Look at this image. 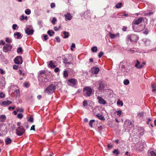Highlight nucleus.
I'll return each instance as SVG.
<instances>
[{"mask_svg":"<svg viewBox=\"0 0 156 156\" xmlns=\"http://www.w3.org/2000/svg\"><path fill=\"white\" fill-rule=\"evenodd\" d=\"M138 39L137 36L135 35H129L127 36L126 42L128 44L131 42H135Z\"/></svg>","mask_w":156,"mask_h":156,"instance_id":"1","label":"nucleus"},{"mask_svg":"<svg viewBox=\"0 0 156 156\" xmlns=\"http://www.w3.org/2000/svg\"><path fill=\"white\" fill-rule=\"evenodd\" d=\"M55 89V86L53 84H51L49 85L46 88L45 91L48 94H52L54 92Z\"/></svg>","mask_w":156,"mask_h":156,"instance_id":"2","label":"nucleus"},{"mask_svg":"<svg viewBox=\"0 0 156 156\" xmlns=\"http://www.w3.org/2000/svg\"><path fill=\"white\" fill-rule=\"evenodd\" d=\"M92 90L89 87H86L83 89V94L86 96H90L92 93Z\"/></svg>","mask_w":156,"mask_h":156,"instance_id":"3","label":"nucleus"},{"mask_svg":"<svg viewBox=\"0 0 156 156\" xmlns=\"http://www.w3.org/2000/svg\"><path fill=\"white\" fill-rule=\"evenodd\" d=\"M25 129L22 126L18 127L16 129V133L19 136L22 135L25 132Z\"/></svg>","mask_w":156,"mask_h":156,"instance_id":"4","label":"nucleus"},{"mask_svg":"<svg viewBox=\"0 0 156 156\" xmlns=\"http://www.w3.org/2000/svg\"><path fill=\"white\" fill-rule=\"evenodd\" d=\"M77 80L75 79H69L68 80V84L70 86L73 87L77 83Z\"/></svg>","mask_w":156,"mask_h":156,"instance_id":"5","label":"nucleus"},{"mask_svg":"<svg viewBox=\"0 0 156 156\" xmlns=\"http://www.w3.org/2000/svg\"><path fill=\"white\" fill-rule=\"evenodd\" d=\"M14 62L17 64H20L22 63V57L20 56H17L14 59Z\"/></svg>","mask_w":156,"mask_h":156,"instance_id":"6","label":"nucleus"},{"mask_svg":"<svg viewBox=\"0 0 156 156\" xmlns=\"http://www.w3.org/2000/svg\"><path fill=\"white\" fill-rule=\"evenodd\" d=\"M12 48V46L9 44H6L3 48V51L5 52H7L9 51H10Z\"/></svg>","mask_w":156,"mask_h":156,"instance_id":"7","label":"nucleus"},{"mask_svg":"<svg viewBox=\"0 0 156 156\" xmlns=\"http://www.w3.org/2000/svg\"><path fill=\"white\" fill-rule=\"evenodd\" d=\"M140 63L139 61L137 60L136 63L135 65V66L137 69H141L146 65V62H143L141 64H140Z\"/></svg>","mask_w":156,"mask_h":156,"instance_id":"8","label":"nucleus"},{"mask_svg":"<svg viewBox=\"0 0 156 156\" xmlns=\"http://www.w3.org/2000/svg\"><path fill=\"white\" fill-rule=\"evenodd\" d=\"M124 127H127L128 128H132L133 126V123L129 120H126L124 124Z\"/></svg>","mask_w":156,"mask_h":156,"instance_id":"9","label":"nucleus"},{"mask_svg":"<svg viewBox=\"0 0 156 156\" xmlns=\"http://www.w3.org/2000/svg\"><path fill=\"white\" fill-rule=\"evenodd\" d=\"M12 103V101L7 100L6 101H0V105L3 106H6Z\"/></svg>","mask_w":156,"mask_h":156,"instance_id":"10","label":"nucleus"},{"mask_svg":"<svg viewBox=\"0 0 156 156\" xmlns=\"http://www.w3.org/2000/svg\"><path fill=\"white\" fill-rule=\"evenodd\" d=\"M97 99L98 101V102L100 104L104 105L106 103L105 101L101 97L98 96Z\"/></svg>","mask_w":156,"mask_h":156,"instance_id":"11","label":"nucleus"},{"mask_svg":"<svg viewBox=\"0 0 156 156\" xmlns=\"http://www.w3.org/2000/svg\"><path fill=\"white\" fill-rule=\"evenodd\" d=\"M25 33L28 35H31L33 34L34 30L32 29H30L29 28H27L25 30Z\"/></svg>","mask_w":156,"mask_h":156,"instance_id":"12","label":"nucleus"},{"mask_svg":"<svg viewBox=\"0 0 156 156\" xmlns=\"http://www.w3.org/2000/svg\"><path fill=\"white\" fill-rule=\"evenodd\" d=\"M144 144L143 142H140L137 144V146L138 147V150L139 151L143 150L144 147Z\"/></svg>","mask_w":156,"mask_h":156,"instance_id":"13","label":"nucleus"},{"mask_svg":"<svg viewBox=\"0 0 156 156\" xmlns=\"http://www.w3.org/2000/svg\"><path fill=\"white\" fill-rule=\"evenodd\" d=\"M64 17H65V20L66 21L70 20L72 18V16L69 13L65 14L64 15Z\"/></svg>","mask_w":156,"mask_h":156,"instance_id":"14","label":"nucleus"},{"mask_svg":"<svg viewBox=\"0 0 156 156\" xmlns=\"http://www.w3.org/2000/svg\"><path fill=\"white\" fill-rule=\"evenodd\" d=\"M99 69L98 67H93L91 69V72L93 74H97L99 71Z\"/></svg>","mask_w":156,"mask_h":156,"instance_id":"15","label":"nucleus"},{"mask_svg":"<svg viewBox=\"0 0 156 156\" xmlns=\"http://www.w3.org/2000/svg\"><path fill=\"white\" fill-rule=\"evenodd\" d=\"M143 20V18H139L138 19H137L136 20L134 21V23L136 25H138L140 24V23H141Z\"/></svg>","mask_w":156,"mask_h":156,"instance_id":"16","label":"nucleus"},{"mask_svg":"<svg viewBox=\"0 0 156 156\" xmlns=\"http://www.w3.org/2000/svg\"><path fill=\"white\" fill-rule=\"evenodd\" d=\"M14 36L16 38L18 39L21 38V34L18 32H16L14 34Z\"/></svg>","mask_w":156,"mask_h":156,"instance_id":"17","label":"nucleus"},{"mask_svg":"<svg viewBox=\"0 0 156 156\" xmlns=\"http://www.w3.org/2000/svg\"><path fill=\"white\" fill-rule=\"evenodd\" d=\"M45 71L44 70H41L39 71V77L41 78V77H43V76H45Z\"/></svg>","mask_w":156,"mask_h":156,"instance_id":"18","label":"nucleus"},{"mask_svg":"<svg viewBox=\"0 0 156 156\" xmlns=\"http://www.w3.org/2000/svg\"><path fill=\"white\" fill-rule=\"evenodd\" d=\"M12 141V139L9 137H7L5 140V142L6 145L10 144Z\"/></svg>","mask_w":156,"mask_h":156,"instance_id":"19","label":"nucleus"},{"mask_svg":"<svg viewBox=\"0 0 156 156\" xmlns=\"http://www.w3.org/2000/svg\"><path fill=\"white\" fill-rule=\"evenodd\" d=\"M96 116L97 117L98 119L101 120H105L104 116L102 115L97 114L96 115Z\"/></svg>","mask_w":156,"mask_h":156,"instance_id":"20","label":"nucleus"},{"mask_svg":"<svg viewBox=\"0 0 156 156\" xmlns=\"http://www.w3.org/2000/svg\"><path fill=\"white\" fill-rule=\"evenodd\" d=\"M6 119L5 116L4 115H0V120L1 121L4 122Z\"/></svg>","mask_w":156,"mask_h":156,"instance_id":"21","label":"nucleus"},{"mask_svg":"<svg viewBox=\"0 0 156 156\" xmlns=\"http://www.w3.org/2000/svg\"><path fill=\"white\" fill-rule=\"evenodd\" d=\"M63 34L64 35L63 37L64 38H67L69 37V33L68 32L64 31L63 32Z\"/></svg>","mask_w":156,"mask_h":156,"instance_id":"22","label":"nucleus"},{"mask_svg":"<svg viewBox=\"0 0 156 156\" xmlns=\"http://www.w3.org/2000/svg\"><path fill=\"white\" fill-rule=\"evenodd\" d=\"M104 84L101 82L100 83H99V86L98 88V89L100 90H102L104 88Z\"/></svg>","mask_w":156,"mask_h":156,"instance_id":"23","label":"nucleus"},{"mask_svg":"<svg viewBox=\"0 0 156 156\" xmlns=\"http://www.w3.org/2000/svg\"><path fill=\"white\" fill-rule=\"evenodd\" d=\"M49 66L50 68H55V63L52 61H50L49 62Z\"/></svg>","mask_w":156,"mask_h":156,"instance_id":"24","label":"nucleus"},{"mask_svg":"<svg viewBox=\"0 0 156 156\" xmlns=\"http://www.w3.org/2000/svg\"><path fill=\"white\" fill-rule=\"evenodd\" d=\"M148 156H156V154L153 151H151L148 153Z\"/></svg>","mask_w":156,"mask_h":156,"instance_id":"25","label":"nucleus"},{"mask_svg":"<svg viewBox=\"0 0 156 156\" xmlns=\"http://www.w3.org/2000/svg\"><path fill=\"white\" fill-rule=\"evenodd\" d=\"M91 50L93 52H96L98 51L97 47L96 46L93 47L91 48Z\"/></svg>","mask_w":156,"mask_h":156,"instance_id":"26","label":"nucleus"},{"mask_svg":"<svg viewBox=\"0 0 156 156\" xmlns=\"http://www.w3.org/2000/svg\"><path fill=\"white\" fill-rule=\"evenodd\" d=\"M109 36H110V37L111 39L115 38L116 37V35L113 34L111 33H109Z\"/></svg>","mask_w":156,"mask_h":156,"instance_id":"27","label":"nucleus"},{"mask_svg":"<svg viewBox=\"0 0 156 156\" xmlns=\"http://www.w3.org/2000/svg\"><path fill=\"white\" fill-rule=\"evenodd\" d=\"M27 16H24L23 15H22L20 18V20H27Z\"/></svg>","mask_w":156,"mask_h":156,"instance_id":"28","label":"nucleus"},{"mask_svg":"<svg viewBox=\"0 0 156 156\" xmlns=\"http://www.w3.org/2000/svg\"><path fill=\"white\" fill-rule=\"evenodd\" d=\"M47 33L50 36H51L54 34V32L52 30H48V31Z\"/></svg>","mask_w":156,"mask_h":156,"instance_id":"29","label":"nucleus"},{"mask_svg":"<svg viewBox=\"0 0 156 156\" xmlns=\"http://www.w3.org/2000/svg\"><path fill=\"white\" fill-rule=\"evenodd\" d=\"M117 104L119 105H121L122 106L123 105V103L122 101H120V100H118L117 102Z\"/></svg>","mask_w":156,"mask_h":156,"instance_id":"30","label":"nucleus"},{"mask_svg":"<svg viewBox=\"0 0 156 156\" xmlns=\"http://www.w3.org/2000/svg\"><path fill=\"white\" fill-rule=\"evenodd\" d=\"M25 13L27 15H29L31 13L30 10L29 9H27L25 10Z\"/></svg>","mask_w":156,"mask_h":156,"instance_id":"31","label":"nucleus"},{"mask_svg":"<svg viewBox=\"0 0 156 156\" xmlns=\"http://www.w3.org/2000/svg\"><path fill=\"white\" fill-rule=\"evenodd\" d=\"M122 4L121 3H119L116 5L115 7L118 9L122 7Z\"/></svg>","mask_w":156,"mask_h":156,"instance_id":"32","label":"nucleus"},{"mask_svg":"<svg viewBox=\"0 0 156 156\" xmlns=\"http://www.w3.org/2000/svg\"><path fill=\"white\" fill-rule=\"evenodd\" d=\"M129 80L127 79L123 81V83L125 85H128L129 84Z\"/></svg>","mask_w":156,"mask_h":156,"instance_id":"33","label":"nucleus"},{"mask_svg":"<svg viewBox=\"0 0 156 156\" xmlns=\"http://www.w3.org/2000/svg\"><path fill=\"white\" fill-rule=\"evenodd\" d=\"M5 41L8 43H11L12 42V40L9 37H7L5 38Z\"/></svg>","mask_w":156,"mask_h":156,"instance_id":"34","label":"nucleus"},{"mask_svg":"<svg viewBox=\"0 0 156 156\" xmlns=\"http://www.w3.org/2000/svg\"><path fill=\"white\" fill-rule=\"evenodd\" d=\"M95 121L94 120H91L89 122V125L91 127H93L92 124Z\"/></svg>","mask_w":156,"mask_h":156,"instance_id":"35","label":"nucleus"},{"mask_svg":"<svg viewBox=\"0 0 156 156\" xmlns=\"http://www.w3.org/2000/svg\"><path fill=\"white\" fill-rule=\"evenodd\" d=\"M152 87L153 88L152 91L154 92L155 91H156V85L152 84L151 85Z\"/></svg>","mask_w":156,"mask_h":156,"instance_id":"36","label":"nucleus"},{"mask_svg":"<svg viewBox=\"0 0 156 156\" xmlns=\"http://www.w3.org/2000/svg\"><path fill=\"white\" fill-rule=\"evenodd\" d=\"M115 112L117 113V115L120 117L122 114V111L121 110H118L116 111Z\"/></svg>","mask_w":156,"mask_h":156,"instance_id":"37","label":"nucleus"},{"mask_svg":"<svg viewBox=\"0 0 156 156\" xmlns=\"http://www.w3.org/2000/svg\"><path fill=\"white\" fill-rule=\"evenodd\" d=\"M63 76L65 77H67L68 76V73L66 71H64L63 72Z\"/></svg>","mask_w":156,"mask_h":156,"instance_id":"38","label":"nucleus"},{"mask_svg":"<svg viewBox=\"0 0 156 156\" xmlns=\"http://www.w3.org/2000/svg\"><path fill=\"white\" fill-rule=\"evenodd\" d=\"M57 21L55 17H53L52 19V20H51V23L53 24H55V23Z\"/></svg>","mask_w":156,"mask_h":156,"instance_id":"39","label":"nucleus"},{"mask_svg":"<svg viewBox=\"0 0 156 156\" xmlns=\"http://www.w3.org/2000/svg\"><path fill=\"white\" fill-rule=\"evenodd\" d=\"M23 51L22 49L21 48H18L17 49V51L18 53H20L22 52Z\"/></svg>","mask_w":156,"mask_h":156,"instance_id":"40","label":"nucleus"},{"mask_svg":"<svg viewBox=\"0 0 156 156\" xmlns=\"http://www.w3.org/2000/svg\"><path fill=\"white\" fill-rule=\"evenodd\" d=\"M113 153L114 154H115L117 155H118L119 154L118 150L117 149H115L114 151H113Z\"/></svg>","mask_w":156,"mask_h":156,"instance_id":"41","label":"nucleus"},{"mask_svg":"<svg viewBox=\"0 0 156 156\" xmlns=\"http://www.w3.org/2000/svg\"><path fill=\"white\" fill-rule=\"evenodd\" d=\"M16 109L18 112H23L24 111V109L22 108H17Z\"/></svg>","mask_w":156,"mask_h":156,"instance_id":"42","label":"nucleus"},{"mask_svg":"<svg viewBox=\"0 0 156 156\" xmlns=\"http://www.w3.org/2000/svg\"><path fill=\"white\" fill-rule=\"evenodd\" d=\"M104 55V53L101 51L99 53L98 55V56L99 58H101L102 55Z\"/></svg>","mask_w":156,"mask_h":156,"instance_id":"43","label":"nucleus"},{"mask_svg":"<svg viewBox=\"0 0 156 156\" xmlns=\"http://www.w3.org/2000/svg\"><path fill=\"white\" fill-rule=\"evenodd\" d=\"M17 117L18 118L21 119L23 117V115L21 113H20L18 114Z\"/></svg>","mask_w":156,"mask_h":156,"instance_id":"44","label":"nucleus"},{"mask_svg":"<svg viewBox=\"0 0 156 156\" xmlns=\"http://www.w3.org/2000/svg\"><path fill=\"white\" fill-rule=\"evenodd\" d=\"M5 95L2 92L0 93V98H3L5 97Z\"/></svg>","mask_w":156,"mask_h":156,"instance_id":"45","label":"nucleus"},{"mask_svg":"<svg viewBox=\"0 0 156 156\" xmlns=\"http://www.w3.org/2000/svg\"><path fill=\"white\" fill-rule=\"evenodd\" d=\"M143 115V112H140L138 113L137 116L138 118H140Z\"/></svg>","mask_w":156,"mask_h":156,"instance_id":"46","label":"nucleus"},{"mask_svg":"<svg viewBox=\"0 0 156 156\" xmlns=\"http://www.w3.org/2000/svg\"><path fill=\"white\" fill-rule=\"evenodd\" d=\"M75 47V44L74 43H73L71 46V49L72 51L73 50V48Z\"/></svg>","mask_w":156,"mask_h":156,"instance_id":"47","label":"nucleus"},{"mask_svg":"<svg viewBox=\"0 0 156 156\" xmlns=\"http://www.w3.org/2000/svg\"><path fill=\"white\" fill-rule=\"evenodd\" d=\"M87 102L86 100H84L83 102V106L85 107L87 105Z\"/></svg>","mask_w":156,"mask_h":156,"instance_id":"48","label":"nucleus"},{"mask_svg":"<svg viewBox=\"0 0 156 156\" xmlns=\"http://www.w3.org/2000/svg\"><path fill=\"white\" fill-rule=\"evenodd\" d=\"M55 5L54 3L52 2L50 6L51 8H53L55 7Z\"/></svg>","mask_w":156,"mask_h":156,"instance_id":"49","label":"nucleus"},{"mask_svg":"<svg viewBox=\"0 0 156 156\" xmlns=\"http://www.w3.org/2000/svg\"><path fill=\"white\" fill-rule=\"evenodd\" d=\"M17 25L16 24H14L12 25V28L13 30H15L16 29V28L17 27Z\"/></svg>","mask_w":156,"mask_h":156,"instance_id":"50","label":"nucleus"},{"mask_svg":"<svg viewBox=\"0 0 156 156\" xmlns=\"http://www.w3.org/2000/svg\"><path fill=\"white\" fill-rule=\"evenodd\" d=\"M54 71L55 73H57L60 71V69L58 67H57L55 69Z\"/></svg>","mask_w":156,"mask_h":156,"instance_id":"51","label":"nucleus"},{"mask_svg":"<svg viewBox=\"0 0 156 156\" xmlns=\"http://www.w3.org/2000/svg\"><path fill=\"white\" fill-rule=\"evenodd\" d=\"M148 30L147 29H146L144 31V33L145 34H147L148 33Z\"/></svg>","mask_w":156,"mask_h":156,"instance_id":"52","label":"nucleus"},{"mask_svg":"<svg viewBox=\"0 0 156 156\" xmlns=\"http://www.w3.org/2000/svg\"><path fill=\"white\" fill-rule=\"evenodd\" d=\"M67 59L66 58L64 59L63 60V62L64 64H65V65H67Z\"/></svg>","mask_w":156,"mask_h":156,"instance_id":"53","label":"nucleus"},{"mask_svg":"<svg viewBox=\"0 0 156 156\" xmlns=\"http://www.w3.org/2000/svg\"><path fill=\"white\" fill-rule=\"evenodd\" d=\"M28 121L31 122H33V119L32 117H30L28 119Z\"/></svg>","mask_w":156,"mask_h":156,"instance_id":"54","label":"nucleus"},{"mask_svg":"<svg viewBox=\"0 0 156 156\" xmlns=\"http://www.w3.org/2000/svg\"><path fill=\"white\" fill-rule=\"evenodd\" d=\"M15 106H13V107L9 106V107L8 108V109L9 110H11V109L12 110H13L15 109Z\"/></svg>","mask_w":156,"mask_h":156,"instance_id":"55","label":"nucleus"},{"mask_svg":"<svg viewBox=\"0 0 156 156\" xmlns=\"http://www.w3.org/2000/svg\"><path fill=\"white\" fill-rule=\"evenodd\" d=\"M5 44V43L3 40H1L0 41V45H4Z\"/></svg>","mask_w":156,"mask_h":156,"instance_id":"56","label":"nucleus"},{"mask_svg":"<svg viewBox=\"0 0 156 156\" xmlns=\"http://www.w3.org/2000/svg\"><path fill=\"white\" fill-rule=\"evenodd\" d=\"M15 92L16 93L17 96L19 95L20 94V91L19 90H16Z\"/></svg>","mask_w":156,"mask_h":156,"instance_id":"57","label":"nucleus"},{"mask_svg":"<svg viewBox=\"0 0 156 156\" xmlns=\"http://www.w3.org/2000/svg\"><path fill=\"white\" fill-rule=\"evenodd\" d=\"M146 41V42H145V44H146V45H148V44H149L150 43V41H149L148 40H146V41Z\"/></svg>","mask_w":156,"mask_h":156,"instance_id":"58","label":"nucleus"},{"mask_svg":"<svg viewBox=\"0 0 156 156\" xmlns=\"http://www.w3.org/2000/svg\"><path fill=\"white\" fill-rule=\"evenodd\" d=\"M43 37L45 41H46L48 39V36L46 35H44Z\"/></svg>","mask_w":156,"mask_h":156,"instance_id":"59","label":"nucleus"},{"mask_svg":"<svg viewBox=\"0 0 156 156\" xmlns=\"http://www.w3.org/2000/svg\"><path fill=\"white\" fill-rule=\"evenodd\" d=\"M127 29V27L125 26H124L122 28V30L123 31H126Z\"/></svg>","mask_w":156,"mask_h":156,"instance_id":"60","label":"nucleus"},{"mask_svg":"<svg viewBox=\"0 0 156 156\" xmlns=\"http://www.w3.org/2000/svg\"><path fill=\"white\" fill-rule=\"evenodd\" d=\"M5 73V71L2 69H0V73L3 74Z\"/></svg>","mask_w":156,"mask_h":156,"instance_id":"61","label":"nucleus"},{"mask_svg":"<svg viewBox=\"0 0 156 156\" xmlns=\"http://www.w3.org/2000/svg\"><path fill=\"white\" fill-rule=\"evenodd\" d=\"M18 68V66L17 65H14L13 66V68L14 69H17Z\"/></svg>","mask_w":156,"mask_h":156,"instance_id":"62","label":"nucleus"},{"mask_svg":"<svg viewBox=\"0 0 156 156\" xmlns=\"http://www.w3.org/2000/svg\"><path fill=\"white\" fill-rule=\"evenodd\" d=\"M56 41L58 42H59L60 41V39L58 37H57L55 38Z\"/></svg>","mask_w":156,"mask_h":156,"instance_id":"63","label":"nucleus"},{"mask_svg":"<svg viewBox=\"0 0 156 156\" xmlns=\"http://www.w3.org/2000/svg\"><path fill=\"white\" fill-rule=\"evenodd\" d=\"M35 127V126L34 125H33L31 127V129H30V130H35V129L34 128Z\"/></svg>","mask_w":156,"mask_h":156,"instance_id":"64","label":"nucleus"}]
</instances>
